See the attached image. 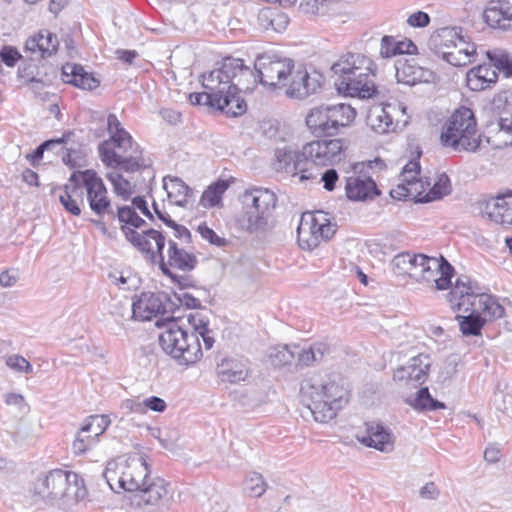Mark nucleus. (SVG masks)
Masks as SVG:
<instances>
[{"label":"nucleus","instance_id":"nucleus-1","mask_svg":"<svg viewBox=\"0 0 512 512\" xmlns=\"http://www.w3.org/2000/svg\"><path fill=\"white\" fill-rule=\"evenodd\" d=\"M343 139L319 138L305 143L300 149L284 146L275 150L274 168L298 176L300 182L317 180L318 167L333 166L345 158Z\"/></svg>","mask_w":512,"mask_h":512},{"label":"nucleus","instance_id":"nucleus-2","mask_svg":"<svg viewBox=\"0 0 512 512\" xmlns=\"http://www.w3.org/2000/svg\"><path fill=\"white\" fill-rule=\"evenodd\" d=\"M107 128L110 138L98 146L99 157L107 167L127 173L151 167V160L144 157L140 145L123 128L115 114L108 115Z\"/></svg>","mask_w":512,"mask_h":512},{"label":"nucleus","instance_id":"nucleus-3","mask_svg":"<svg viewBox=\"0 0 512 512\" xmlns=\"http://www.w3.org/2000/svg\"><path fill=\"white\" fill-rule=\"evenodd\" d=\"M337 76L335 86L341 92L360 98H371L377 93L374 82L377 66L372 59L360 53H347L333 64Z\"/></svg>","mask_w":512,"mask_h":512},{"label":"nucleus","instance_id":"nucleus-4","mask_svg":"<svg viewBox=\"0 0 512 512\" xmlns=\"http://www.w3.org/2000/svg\"><path fill=\"white\" fill-rule=\"evenodd\" d=\"M300 389L303 395L311 399L308 407L314 419L320 423L335 418L337 412L348 403V390L330 377L305 378Z\"/></svg>","mask_w":512,"mask_h":512},{"label":"nucleus","instance_id":"nucleus-5","mask_svg":"<svg viewBox=\"0 0 512 512\" xmlns=\"http://www.w3.org/2000/svg\"><path fill=\"white\" fill-rule=\"evenodd\" d=\"M440 143L453 152L476 153L481 148L482 135L474 112L467 107L456 109L442 126Z\"/></svg>","mask_w":512,"mask_h":512},{"label":"nucleus","instance_id":"nucleus-6","mask_svg":"<svg viewBox=\"0 0 512 512\" xmlns=\"http://www.w3.org/2000/svg\"><path fill=\"white\" fill-rule=\"evenodd\" d=\"M452 310L467 312L475 307L487 320H496L504 316V307L491 295L482 292L477 282L469 276L461 275L447 294Z\"/></svg>","mask_w":512,"mask_h":512},{"label":"nucleus","instance_id":"nucleus-7","mask_svg":"<svg viewBox=\"0 0 512 512\" xmlns=\"http://www.w3.org/2000/svg\"><path fill=\"white\" fill-rule=\"evenodd\" d=\"M163 320V323L157 321V326L164 327L158 338L162 350L181 364L198 361L202 357L198 336L189 334L184 328L183 318L171 316Z\"/></svg>","mask_w":512,"mask_h":512},{"label":"nucleus","instance_id":"nucleus-8","mask_svg":"<svg viewBox=\"0 0 512 512\" xmlns=\"http://www.w3.org/2000/svg\"><path fill=\"white\" fill-rule=\"evenodd\" d=\"M33 491L43 499L62 500L64 504L77 503L87 494L79 475L62 469L51 470L39 477L33 484Z\"/></svg>","mask_w":512,"mask_h":512},{"label":"nucleus","instance_id":"nucleus-9","mask_svg":"<svg viewBox=\"0 0 512 512\" xmlns=\"http://www.w3.org/2000/svg\"><path fill=\"white\" fill-rule=\"evenodd\" d=\"M224 61H234L238 65L237 70L233 73L223 74V92L220 93L219 105L216 108L231 116H240L246 112L247 105L243 98L240 97L239 93L243 90H249L250 83L255 84L253 71L245 66L242 59L226 57Z\"/></svg>","mask_w":512,"mask_h":512},{"label":"nucleus","instance_id":"nucleus-10","mask_svg":"<svg viewBox=\"0 0 512 512\" xmlns=\"http://www.w3.org/2000/svg\"><path fill=\"white\" fill-rule=\"evenodd\" d=\"M356 117V110L349 104L320 105L312 108L305 122L308 130L317 138L332 137L341 127L349 126Z\"/></svg>","mask_w":512,"mask_h":512},{"label":"nucleus","instance_id":"nucleus-11","mask_svg":"<svg viewBox=\"0 0 512 512\" xmlns=\"http://www.w3.org/2000/svg\"><path fill=\"white\" fill-rule=\"evenodd\" d=\"M246 207L243 227L249 233L267 231L271 227L272 212L276 207L277 197L267 188L254 187L243 194Z\"/></svg>","mask_w":512,"mask_h":512},{"label":"nucleus","instance_id":"nucleus-12","mask_svg":"<svg viewBox=\"0 0 512 512\" xmlns=\"http://www.w3.org/2000/svg\"><path fill=\"white\" fill-rule=\"evenodd\" d=\"M374 167L382 170L386 165L380 158L352 164V174L346 178L345 183V194L350 201H373L381 195L380 189L369 172Z\"/></svg>","mask_w":512,"mask_h":512},{"label":"nucleus","instance_id":"nucleus-13","mask_svg":"<svg viewBox=\"0 0 512 512\" xmlns=\"http://www.w3.org/2000/svg\"><path fill=\"white\" fill-rule=\"evenodd\" d=\"M337 230L327 213L323 211L305 212L301 215L297 227V240L302 249L313 250L322 241L330 240Z\"/></svg>","mask_w":512,"mask_h":512},{"label":"nucleus","instance_id":"nucleus-14","mask_svg":"<svg viewBox=\"0 0 512 512\" xmlns=\"http://www.w3.org/2000/svg\"><path fill=\"white\" fill-rule=\"evenodd\" d=\"M415 260L411 259V273L409 277L416 280H434L438 290H445L450 287L454 274V267L444 258L429 257L424 254H413Z\"/></svg>","mask_w":512,"mask_h":512},{"label":"nucleus","instance_id":"nucleus-15","mask_svg":"<svg viewBox=\"0 0 512 512\" xmlns=\"http://www.w3.org/2000/svg\"><path fill=\"white\" fill-rule=\"evenodd\" d=\"M254 68L257 73L254 74L255 79L258 78L259 82L270 90H276L288 85L294 62L288 58L264 54L256 58Z\"/></svg>","mask_w":512,"mask_h":512},{"label":"nucleus","instance_id":"nucleus-16","mask_svg":"<svg viewBox=\"0 0 512 512\" xmlns=\"http://www.w3.org/2000/svg\"><path fill=\"white\" fill-rule=\"evenodd\" d=\"M238 64L234 61H222L219 68L202 75V86L204 92L191 93L189 100L193 105H206L216 108L219 105L220 93L223 92V74L233 73L237 70Z\"/></svg>","mask_w":512,"mask_h":512},{"label":"nucleus","instance_id":"nucleus-17","mask_svg":"<svg viewBox=\"0 0 512 512\" xmlns=\"http://www.w3.org/2000/svg\"><path fill=\"white\" fill-rule=\"evenodd\" d=\"M122 232L126 240L152 263H155L157 259L161 261V257H164L163 250L166 239L162 232L148 228L140 233L133 228L125 226L122 227Z\"/></svg>","mask_w":512,"mask_h":512},{"label":"nucleus","instance_id":"nucleus-18","mask_svg":"<svg viewBox=\"0 0 512 512\" xmlns=\"http://www.w3.org/2000/svg\"><path fill=\"white\" fill-rule=\"evenodd\" d=\"M85 176L86 198L91 211L99 217L107 215L114 221L115 213L102 178L97 173H86Z\"/></svg>","mask_w":512,"mask_h":512},{"label":"nucleus","instance_id":"nucleus-19","mask_svg":"<svg viewBox=\"0 0 512 512\" xmlns=\"http://www.w3.org/2000/svg\"><path fill=\"white\" fill-rule=\"evenodd\" d=\"M324 77L317 71L309 73L306 69L291 70L285 94L293 99H305L317 93L323 83Z\"/></svg>","mask_w":512,"mask_h":512},{"label":"nucleus","instance_id":"nucleus-20","mask_svg":"<svg viewBox=\"0 0 512 512\" xmlns=\"http://www.w3.org/2000/svg\"><path fill=\"white\" fill-rule=\"evenodd\" d=\"M171 309L170 299L165 293L143 292L132 303V313L135 319L151 320L159 314H165Z\"/></svg>","mask_w":512,"mask_h":512},{"label":"nucleus","instance_id":"nucleus-21","mask_svg":"<svg viewBox=\"0 0 512 512\" xmlns=\"http://www.w3.org/2000/svg\"><path fill=\"white\" fill-rule=\"evenodd\" d=\"M158 264L159 269L164 275H171L173 269L188 273L196 268L198 259L194 253L179 247L177 242L170 239L168 241L167 260L161 257V261H158Z\"/></svg>","mask_w":512,"mask_h":512},{"label":"nucleus","instance_id":"nucleus-22","mask_svg":"<svg viewBox=\"0 0 512 512\" xmlns=\"http://www.w3.org/2000/svg\"><path fill=\"white\" fill-rule=\"evenodd\" d=\"M480 212L497 224H512V190L479 202Z\"/></svg>","mask_w":512,"mask_h":512},{"label":"nucleus","instance_id":"nucleus-23","mask_svg":"<svg viewBox=\"0 0 512 512\" xmlns=\"http://www.w3.org/2000/svg\"><path fill=\"white\" fill-rule=\"evenodd\" d=\"M149 478V468L142 457L124 462L122 475L118 478V488L138 493Z\"/></svg>","mask_w":512,"mask_h":512},{"label":"nucleus","instance_id":"nucleus-24","mask_svg":"<svg viewBox=\"0 0 512 512\" xmlns=\"http://www.w3.org/2000/svg\"><path fill=\"white\" fill-rule=\"evenodd\" d=\"M431 358L428 354H418L410 358L404 366L398 367L394 372V380L412 383L415 387L423 384L428 377Z\"/></svg>","mask_w":512,"mask_h":512},{"label":"nucleus","instance_id":"nucleus-25","mask_svg":"<svg viewBox=\"0 0 512 512\" xmlns=\"http://www.w3.org/2000/svg\"><path fill=\"white\" fill-rule=\"evenodd\" d=\"M396 78L399 83L413 86L434 81L435 74L430 69L419 66L414 58H405L396 63Z\"/></svg>","mask_w":512,"mask_h":512},{"label":"nucleus","instance_id":"nucleus-26","mask_svg":"<svg viewBox=\"0 0 512 512\" xmlns=\"http://www.w3.org/2000/svg\"><path fill=\"white\" fill-rule=\"evenodd\" d=\"M483 19L494 29H512V0H490L483 12Z\"/></svg>","mask_w":512,"mask_h":512},{"label":"nucleus","instance_id":"nucleus-27","mask_svg":"<svg viewBox=\"0 0 512 512\" xmlns=\"http://www.w3.org/2000/svg\"><path fill=\"white\" fill-rule=\"evenodd\" d=\"M464 36L462 27H442L431 34L428 40V47L437 56L442 57L450 49L456 47L458 41Z\"/></svg>","mask_w":512,"mask_h":512},{"label":"nucleus","instance_id":"nucleus-28","mask_svg":"<svg viewBox=\"0 0 512 512\" xmlns=\"http://www.w3.org/2000/svg\"><path fill=\"white\" fill-rule=\"evenodd\" d=\"M358 439L365 446L383 453H390L394 449L393 434L388 428L379 423L366 424V435Z\"/></svg>","mask_w":512,"mask_h":512},{"label":"nucleus","instance_id":"nucleus-29","mask_svg":"<svg viewBox=\"0 0 512 512\" xmlns=\"http://www.w3.org/2000/svg\"><path fill=\"white\" fill-rule=\"evenodd\" d=\"M61 77L64 83L71 84L83 90L97 88L100 81L79 64L67 63L62 67Z\"/></svg>","mask_w":512,"mask_h":512},{"label":"nucleus","instance_id":"nucleus-30","mask_svg":"<svg viewBox=\"0 0 512 512\" xmlns=\"http://www.w3.org/2000/svg\"><path fill=\"white\" fill-rule=\"evenodd\" d=\"M217 376L222 382L238 383L244 381L248 376V365L246 360L225 358L216 367Z\"/></svg>","mask_w":512,"mask_h":512},{"label":"nucleus","instance_id":"nucleus-31","mask_svg":"<svg viewBox=\"0 0 512 512\" xmlns=\"http://www.w3.org/2000/svg\"><path fill=\"white\" fill-rule=\"evenodd\" d=\"M497 80V71L487 64L471 68L466 75L467 87L472 91H482L491 88Z\"/></svg>","mask_w":512,"mask_h":512},{"label":"nucleus","instance_id":"nucleus-32","mask_svg":"<svg viewBox=\"0 0 512 512\" xmlns=\"http://www.w3.org/2000/svg\"><path fill=\"white\" fill-rule=\"evenodd\" d=\"M167 482L160 478H148L145 485L135 495L137 504L158 505L168 494Z\"/></svg>","mask_w":512,"mask_h":512},{"label":"nucleus","instance_id":"nucleus-33","mask_svg":"<svg viewBox=\"0 0 512 512\" xmlns=\"http://www.w3.org/2000/svg\"><path fill=\"white\" fill-rule=\"evenodd\" d=\"M163 188L169 200L179 207H186L194 194V190L178 177H164Z\"/></svg>","mask_w":512,"mask_h":512},{"label":"nucleus","instance_id":"nucleus-34","mask_svg":"<svg viewBox=\"0 0 512 512\" xmlns=\"http://www.w3.org/2000/svg\"><path fill=\"white\" fill-rule=\"evenodd\" d=\"M476 54V45L465 35L456 47H453L441 58L453 66H465L474 60Z\"/></svg>","mask_w":512,"mask_h":512},{"label":"nucleus","instance_id":"nucleus-35","mask_svg":"<svg viewBox=\"0 0 512 512\" xmlns=\"http://www.w3.org/2000/svg\"><path fill=\"white\" fill-rule=\"evenodd\" d=\"M59 46L58 38L48 30H42L38 34L27 39L25 43L26 51L32 53L39 52L41 57L45 58L54 54Z\"/></svg>","mask_w":512,"mask_h":512},{"label":"nucleus","instance_id":"nucleus-36","mask_svg":"<svg viewBox=\"0 0 512 512\" xmlns=\"http://www.w3.org/2000/svg\"><path fill=\"white\" fill-rule=\"evenodd\" d=\"M493 126L494 135L488 138V142L498 149L512 145V116H500L496 123L490 124Z\"/></svg>","mask_w":512,"mask_h":512},{"label":"nucleus","instance_id":"nucleus-37","mask_svg":"<svg viewBox=\"0 0 512 512\" xmlns=\"http://www.w3.org/2000/svg\"><path fill=\"white\" fill-rule=\"evenodd\" d=\"M467 316L457 315L456 320L459 323L460 331L464 336H479L481 330L486 323L487 319L482 317L481 314L475 307H471V310Z\"/></svg>","mask_w":512,"mask_h":512},{"label":"nucleus","instance_id":"nucleus-38","mask_svg":"<svg viewBox=\"0 0 512 512\" xmlns=\"http://www.w3.org/2000/svg\"><path fill=\"white\" fill-rule=\"evenodd\" d=\"M228 187L229 183L226 180H218L214 182L202 193L200 205L204 208L217 206L221 202L222 195Z\"/></svg>","mask_w":512,"mask_h":512},{"label":"nucleus","instance_id":"nucleus-39","mask_svg":"<svg viewBox=\"0 0 512 512\" xmlns=\"http://www.w3.org/2000/svg\"><path fill=\"white\" fill-rule=\"evenodd\" d=\"M411 405L416 409L420 411H436L439 409L446 408V405L444 402H441L437 399H434L430 392L428 387H422L416 394L415 399L411 403Z\"/></svg>","mask_w":512,"mask_h":512},{"label":"nucleus","instance_id":"nucleus-40","mask_svg":"<svg viewBox=\"0 0 512 512\" xmlns=\"http://www.w3.org/2000/svg\"><path fill=\"white\" fill-rule=\"evenodd\" d=\"M486 56L489 60L487 65L503 72L507 77L512 76V58L508 53L501 49H494L492 51H487Z\"/></svg>","mask_w":512,"mask_h":512},{"label":"nucleus","instance_id":"nucleus-41","mask_svg":"<svg viewBox=\"0 0 512 512\" xmlns=\"http://www.w3.org/2000/svg\"><path fill=\"white\" fill-rule=\"evenodd\" d=\"M118 219L119 223L121 224L120 229L122 230V227H128L129 226L139 229L143 226H146V221L142 219L135 211V209L131 206L125 205L121 207H117V213L115 214V219Z\"/></svg>","mask_w":512,"mask_h":512},{"label":"nucleus","instance_id":"nucleus-42","mask_svg":"<svg viewBox=\"0 0 512 512\" xmlns=\"http://www.w3.org/2000/svg\"><path fill=\"white\" fill-rule=\"evenodd\" d=\"M76 197L80 199V202L83 203V193H76L75 187H63V193L59 196V201L65 208V210L71 213L74 216H79L81 214V208L79 206Z\"/></svg>","mask_w":512,"mask_h":512},{"label":"nucleus","instance_id":"nucleus-43","mask_svg":"<svg viewBox=\"0 0 512 512\" xmlns=\"http://www.w3.org/2000/svg\"><path fill=\"white\" fill-rule=\"evenodd\" d=\"M450 189H451V186H450V180H449L448 176L445 174H442L438 178V181L435 182L433 187L429 190V192L424 194L422 197H419L418 201L420 203H428V202H432L437 199H441L443 196L450 193Z\"/></svg>","mask_w":512,"mask_h":512},{"label":"nucleus","instance_id":"nucleus-44","mask_svg":"<svg viewBox=\"0 0 512 512\" xmlns=\"http://www.w3.org/2000/svg\"><path fill=\"white\" fill-rule=\"evenodd\" d=\"M294 358L295 352L287 345L273 347L268 353L269 362L277 368L291 364Z\"/></svg>","mask_w":512,"mask_h":512},{"label":"nucleus","instance_id":"nucleus-45","mask_svg":"<svg viewBox=\"0 0 512 512\" xmlns=\"http://www.w3.org/2000/svg\"><path fill=\"white\" fill-rule=\"evenodd\" d=\"M111 421L107 415L89 416L81 427L82 433H92L94 438L105 432Z\"/></svg>","mask_w":512,"mask_h":512},{"label":"nucleus","instance_id":"nucleus-46","mask_svg":"<svg viewBox=\"0 0 512 512\" xmlns=\"http://www.w3.org/2000/svg\"><path fill=\"white\" fill-rule=\"evenodd\" d=\"M299 10L310 16H326L331 10L330 0H302Z\"/></svg>","mask_w":512,"mask_h":512},{"label":"nucleus","instance_id":"nucleus-47","mask_svg":"<svg viewBox=\"0 0 512 512\" xmlns=\"http://www.w3.org/2000/svg\"><path fill=\"white\" fill-rule=\"evenodd\" d=\"M72 134L73 133L71 131H68L64 133L61 138L44 141L31 154L27 155V159L31 161L33 166H35L36 162L43 158V154L46 150H50L55 146H60L66 143Z\"/></svg>","mask_w":512,"mask_h":512},{"label":"nucleus","instance_id":"nucleus-48","mask_svg":"<svg viewBox=\"0 0 512 512\" xmlns=\"http://www.w3.org/2000/svg\"><path fill=\"white\" fill-rule=\"evenodd\" d=\"M106 177L112 183L114 192L121 196L123 200H128L131 197L133 194L131 183L122 174L111 172Z\"/></svg>","mask_w":512,"mask_h":512},{"label":"nucleus","instance_id":"nucleus-49","mask_svg":"<svg viewBox=\"0 0 512 512\" xmlns=\"http://www.w3.org/2000/svg\"><path fill=\"white\" fill-rule=\"evenodd\" d=\"M267 484L261 474L250 473L244 481L245 491L252 497H260L266 491Z\"/></svg>","mask_w":512,"mask_h":512},{"label":"nucleus","instance_id":"nucleus-50","mask_svg":"<svg viewBox=\"0 0 512 512\" xmlns=\"http://www.w3.org/2000/svg\"><path fill=\"white\" fill-rule=\"evenodd\" d=\"M411 259L415 260V256L409 252H402L394 256L391 261L393 272L397 275H407L411 273Z\"/></svg>","mask_w":512,"mask_h":512},{"label":"nucleus","instance_id":"nucleus-51","mask_svg":"<svg viewBox=\"0 0 512 512\" xmlns=\"http://www.w3.org/2000/svg\"><path fill=\"white\" fill-rule=\"evenodd\" d=\"M390 196L397 200H415V202H419L418 198L422 197L421 192L416 187L413 188L403 182L390 191Z\"/></svg>","mask_w":512,"mask_h":512},{"label":"nucleus","instance_id":"nucleus-52","mask_svg":"<svg viewBox=\"0 0 512 512\" xmlns=\"http://www.w3.org/2000/svg\"><path fill=\"white\" fill-rule=\"evenodd\" d=\"M122 468H124V463H117L112 460L107 463L102 473L103 478L112 490H115V483L118 485V478L122 475Z\"/></svg>","mask_w":512,"mask_h":512},{"label":"nucleus","instance_id":"nucleus-53","mask_svg":"<svg viewBox=\"0 0 512 512\" xmlns=\"http://www.w3.org/2000/svg\"><path fill=\"white\" fill-rule=\"evenodd\" d=\"M6 365L17 372H24L27 374L33 372V367L29 361L20 355L9 356L6 360Z\"/></svg>","mask_w":512,"mask_h":512},{"label":"nucleus","instance_id":"nucleus-54","mask_svg":"<svg viewBox=\"0 0 512 512\" xmlns=\"http://www.w3.org/2000/svg\"><path fill=\"white\" fill-rule=\"evenodd\" d=\"M397 55V40L393 36H383L380 44V56L392 58Z\"/></svg>","mask_w":512,"mask_h":512},{"label":"nucleus","instance_id":"nucleus-55","mask_svg":"<svg viewBox=\"0 0 512 512\" xmlns=\"http://www.w3.org/2000/svg\"><path fill=\"white\" fill-rule=\"evenodd\" d=\"M20 58L21 54L13 46L5 45L0 50V59L8 67H14Z\"/></svg>","mask_w":512,"mask_h":512},{"label":"nucleus","instance_id":"nucleus-56","mask_svg":"<svg viewBox=\"0 0 512 512\" xmlns=\"http://www.w3.org/2000/svg\"><path fill=\"white\" fill-rule=\"evenodd\" d=\"M187 322L192 326L193 331L190 334L206 333L208 321L198 312L190 313L187 317Z\"/></svg>","mask_w":512,"mask_h":512},{"label":"nucleus","instance_id":"nucleus-57","mask_svg":"<svg viewBox=\"0 0 512 512\" xmlns=\"http://www.w3.org/2000/svg\"><path fill=\"white\" fill-rule=\"evenodd\" d=\"M86 173H97V172L93 169H87L84 171H74L71 174V176L69 177L68 183H66L63 187L73 186V187H75L76 193L82 192L80 182H82V185L85 188V180H86L85 174Z\"/></svg>","mask_w":512,"mask_h":512},{"label":"nucleus","instance_id":"nucleus-58","mask_svg":"<svg viewBox=\"0 0 512 512\" xmlns=\"http://www.w3.org/2000/svg\"><path fill=\"white\" fill-rule=\"evenodd\" d=\"M81 431L78 433L76 439L73 441L72 449L75 454H83L85 453L90 445L94 441V437L91 435H84Z\"/></svg>","mask_w":512,"mask_h":512},{"label":"nucleus","instance_id":"nucleus-59","mask_svg":"<svg viewBox=\"0 0 512 512\" xmlns=\"http://www.w3.org/2000/svg\"><path fill=\"white\" fill-rule=\"evenodd\" d=\"M174 297L180 305H184L187 308L196 309L201 306L200 300L186 291L174 292Z\"/></svg>","mask_w":512,"mask_h":512},{"label":"nucleus","instance_id":"nucleus-60","mask_svg":"<svg viewBox=\"0 0 512 512\" xmlns=\"http://www.w3.org/2000/svg\"><path fill=\"white\" fill-rule=\"evenodd\" d=\"M198 232L201 234L202 238L208 240L211 244H214L218 247H222L226 243L224 238L219 237L211 228L206 225H199Z\"/></svg>","mask_w":512,"mask_h":512},{"label":"nucleus","instance_id":"nucleus-61","mask_svg":"<svg viewBox=\"0 0 512 512\" xmlns=\"http://www.w3.org/2000/svg\"><path fill=\"white\" fill-rule=\"evenodd\" d=\"M5 403L10 406L18 408L19 412L26 413L29 411V406L25 401L23 395L18 393H8L5 395Z\"/></svg>","mask_w":512,"mask_h":512},{"label":"nucleus","instance_id":"nucleus-62","mask_svg":"<svg viewBox=\"0 0 512 512\" xmlns=\"http://www.w3.org/2000/svg\"><path fill=\"white\" fill-rule=\"evenodd\" d=\"M339 176L335 169H328L322 173L321 178L318 182H323V187L327 191H333L338 181Z\"/></svg>","mask_w":512,"mask_h":512},{"label":"nucleus","instance_id":"nucleus-63","mask_svg":"<svg viewBox=\"0 0 512 512\" xmlns=\"http://www.w3.org/2000/svg\"><path fill=\"white\" fill-rule=\"evenodd\" d=\"M407 23L411 27H426L430 23V16L426 12L417 11L408 17Z\"/></svg>","mask_w":512,"mask_h":512},{"label":"nucleus","instance_id":"nucleus-64","mask_svg":"<svg viewBox=\"0 0 512 512\" xmlns=\"http://www.w3.org/2000/svg\"><path fill=\"white\" fill-rule=\"evenodd\" d=\"M171 281L179 286V292L185 291L186 288L194 287L195 280L189 275H178L171 272V275H166Z\"/></svg>","mask_w":512,"mask_h":512}]
</instances>
